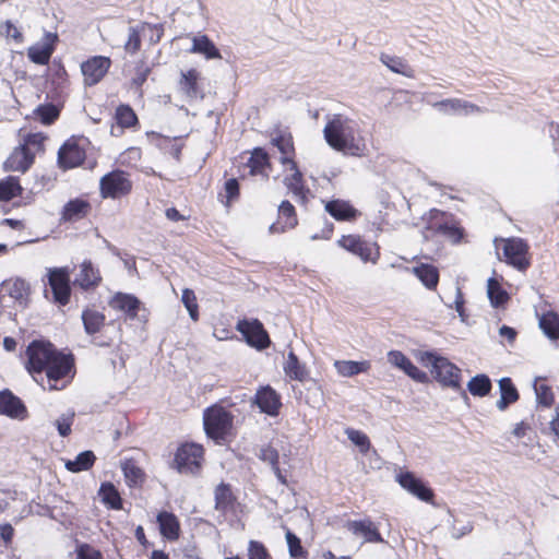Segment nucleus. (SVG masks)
<instances>
[{
  "mask_svg": "<svg viewBox=\"0 0 559 559\" xmlns=\"http://www.w3.org/2000/svg\"><path fill=\"white\" fill-rule=\"evenodd\" d=\"M46 139V135L40 132L28 133L24 138V142L21 144V146H23L26 151H31L35 154L37 152L44 151V142Z\"/></svg>",
  "mask_w": 559,
  "mask_h": 559,
  "instance_id": "nucleus-48",
  "label": "nucleus"
},
{
  "mask_svg": "<svg viewBox=\"0 0 559 559\" xmlns=\"http://www.w3.org/2000/svg\"><path fill=\"white\" fill-rule=\"evenodd\" d=\"M85 154L75 143H64L58 152L59 165L64 168H73L84 160Z\"/></svg>",
  "mask_w": 559,
  "mask_h": 559,
  "instance_id": "nucleus-21",
  "label": "nucleus"
},
{
  "mask_svg": "<svg viewBox=\"0 0 559 559\" xmlns=\"http://www.w3.org/2000/svg\"><path fill=\"white\" fill-rule=\"evenodd\" d=\"M116 120L121 128L133 127L138 122L136 115L128 105H120L116 110Z\"/></svg>",
  "mask_w": 559,
  "mask_h": 559,
  "instance_id": "nucleus-47",
  "label": "nucleus"
},
{
  "mask_svg": "<svg viewBox=\"0 0 559 559\" xmlns=\"http://www.w3.org/2000/svg\"><path fill=\"white\" fill-rule=\"evenodd\" d=\"M148 73H150L148 68H142V67L138 68L135 76L132 79V83L135 86H141L146 81Z\"/></svg>",
  "mask_w": 559,
  "mask_h": 559,
  "instance_id": "nucleus-62",
  "label": "nucleus"
},
{
  "mask_svg": "<svg viewBox=\"0 0 559 559\" xmlns=\"http://www.w3.org/2000/svg\"><path fill=\"white\" fill-rule=\"evenodd\" d=\"M1 33L7 37L13 38L16 43H21L23 40L22 33L10 21H7L1 27Z\"/></svg>",
  "mask_w": 559,
  "mask_h": 559,
  "instance_id": "nucleus-61",
  "label": "nucleus"
},
{
  "mask_svg": "<svg viewBox=\"0 0 559 559\" xmlns=\"http://www.w3.org/2000/svg\"><path fill=\"white\" fill-rule=\"evenodd\" d=\"M249 559H271L265 546L257 540H250L248 546Z\"/></svg>",
  "mask_w": 559,
  "mask_h": 559,
  "instance_id": "nucleus-56",
  "label": "nucleus"
},
{
  "mask_svg": "<svg viewBox=\"0 0 559 559\" xmlns=\"http://www.w3.org/2000/svg\"><path fill=\"white\" fill-rule=\"evenodd\" d=\"M109 306L124 312L129 319H135L141 301L134 295L117 293L109 301Z\"/></svg>",
  "mask_w": 559,
  "mask_h": 559,
  "instance_id": "nucleus-22",
  "label": "nucleus"
},
{
  "mask_svg": "<svg viewBox=\"0 0 559 559\" xmlns=\"http://www.w3.org/2000/svg\"><path fill=\"white\" fill-rule=\"evenodd\" d=\"M295 207L289 201H283L278 206V221L270 226L271 234L284 233L297 225Z\"/></svg>",
  "mask_w": 559,
  "mask_h": 559,
  "instance_id": "nucleus-17",
  "label": "nucleus"
},
{
  "mask_svg": "<svg viewBox=\"0 0 559 559\" xmlns=\"http://www.w3.org/2000/svg\"><path fill=\"white\" fill-rule=\"evenodd\" d=\"M95 460V454L87 450L79 453L73 461H67L64 466L72 473H79L90 469L93 466Z\"/></svg>",
  "mask_w": 559,
  "mask_h": 559,
  "instance_id": "nucleus-39",
  "label": "nucleus"
},
{
  "mask_svg": "<svg viewBox=\"0 0 559 559\" xmlns=\"http://www.w3.org/2000/svg\"><path fill=\"white\" fill-rule=\"evenodd\" d=\"M487 295L495 308L502 306L509 298L507 292L501 288L499 282L493 277H490L487 282Z\"/></svg>",
  "mask_w": 559,
  "mask_h": 559,
  "instance_id": "nucleus-42",
  "label": "nucleus"
},
{
  "mask_svg": "<svg viewBox=\"0 0 559 559\" xmlns=\"http://www.w3.org/2000/svg\"><path fill=\"white\" fill-rule=\"evenodd\" d=\"M0 414L22 420L26 418L27 409L20 397L9 390H3L0 392Z\"/></svg>",
  "mask_w": 559,
  "mask_h": 559,
  "instance_id": "nucleus-14",
  "label": "nucleus"
},
{
  "mask_svg": "<svg viewBox=\"0 0 559 559\" xmlns=\"http://www.w3.org/2000/svg\"><path fill=\"white\" fill-rule=\"evenodd\" d=\"M380 60L394 73L412 76L413 70L406 61L400 57L381 55Z\"/></svg>",
  "mask_w": 559,
  "mask_h": 559,
  "instance_id": "nucleus-44",
  "label": "nucleus"
},
{
  "mask_svg": "<svg viewBox=\"0 0 559 559\" xmlns=\"http://www.w3.org/2000/svg\"><path fill=\"white\" fill-rule=\"evenodd\" d=\"M203 424L207 437L221 443L233 427V415L222 406H212L204 412Z\"/></svg>",
  "mask_w": 559,
  "mask_h": 559,
  "instance_id": "nucleus-3",
  "label": "nucleus"
},
{
  "mask_svg": "<svg viewBox=\"0 0 559 559\" xmlns=\"http://www.w3.org/2000/svg\"><path fill=\"white\" fill-rule=\"evenodd\" d=\"M37 117L45 124L52 123L59 116V110L52 104L41 105L35 110Z\"/></svg>",
  "mask_w": 559,
  "mask_h": 559,
  "instance_id": "nucleus-53",
  "label": "nucleus"
},
{
  "mask_svg": "<svg viewBox=\"0 0 559 559\" xmlns=\"http://www.w3.org/2000/svg\"><path fill=\"white\" fill-rule=\"evenodd\" d=\"M539 328L550 340L559 338V316L554 311H548L539 318Z\"/></svg>",
  "mask_w": 559,
  "mask_h": 559,
  "instance_id": "nucleus-37",
  "label": "nucleus"
},
{
  "mask_svg": "<svg viewBox=\"0 0 559 559\" xmlns=\"http://www.w3.org/2000/svg\"><path fill=\"white\" fill-rule=\"evenodd\" d=\"M492 389L491 380L485 373L476 374L467 383V390L473 396L484 397Z\"/></svg>",
  "mask_w": 559,
  "mask_h": 559,
  "instance_id": "nucleus-38",
  "label": "nucleus"
},
{
  "mask_svg": "<svg viewBox=\"0 0 559 559\" xmlns=\"http://www.w3.org/2000/svg\"><path fill=\"white\" fill-rule=\"evenodd\" d=\"M22 192L17 177L9 176L0 181V201H9Z\"/></svg>",
  "mask_w": 559,
  "mask_h": 559,
  "instance_id": "nucleus-43",
  "label": "nucleus"
},
{
  "mask_svg": "<svg viewBox=\"0 0 559 559\" xmlns=\"http://www.w3.org/2000/svg\"><path fill=\"white\" fill-rule=\"evenodd\" d=\"M388 361L392 366L403 370L408 377L417 382L425 383L428 380L427 373L418 369L411 359L400 350H390L388 353Z\"/></svg>",
  "mask_w": 559,
  "mask_h": 559,
  "instance_id": "nucleus-15",
  "label": "nucleus"
},
{
  "mask_svg": "<svg viewBox=\"0 0 559 559\" xmlns=\"http://www.w3.org/2000/svg\"><path fill=\"white\" fill-rule=\"evenodd\" d=\"M121 469L126 481L130 487L141 486L144 483L145 473L133 460H126L121 462Z\"/></svg>",
  "mask_w": 559,
  "mask_h": 559,
  "instance_id": "nucleus-34",
  "label": "nucleus"
},
{
  "mask_svg": "<svg viewBox=\"0 0 559 559\" xmlns=\"http://www.w3.org/2000/svg\"><path fill=\"white\" fill-rule=\"evenodd\" d=\"M237 330L242 334L246 342L259 350L265 349L270 345V337L263 324L258 320H239Z\"/></svg>",
  "mask_w": 559,
  "mask_h": 559,
  "instance_id": "nucleus-10",
  "label": "nucleus"
},
{
  "mask_svg": "<svg viewBox=\"0 0 559 559\" xmlns=\"http://www.w3.org/2000/svg\"><path fill=\"white\" fill-rule=\"evenodd\" d=\"M285 537L290 557L295 559H306V551L301 546L300 539L290 531L286 532Z\"/></svg>",
  "mask_w": 559,
  "mask_h": 559,
  "instance_id": "nucleus-50",
  "label": "nucleus"
},
{
  "mask_svg": "<svg viewBox=\"0 0 559 559\" xmlns=\"http://www.w3.org/2000/svg\"><path fill=\"white\" fill-rule=\"evenodd\" d=\"M338 243L347 251L359 257L364 262L371 261L376 263L379 258L377 245L374 242L365 241L358 236H343L338 240Z\"/></svg>",
  "mask_w": 559,
  "mask_h": 559,
  "instance_id": "nucleus-11",
  "label": "nucleus"
},
{
  "mask_svg": "<svg viewBox=\"0 0 559 559\" xmlns=\"http://www.w3.org/2000/svg\"><path fill=\"white\" fill-rule=\"evenodd\" d=\"M535 394L538 404L549 407L554 402L551 389L546 384L535 385Z\"/></svg>",
  "mask_w": 559,
  "mask_h": 559,
  "instance_id": "nucleus-55",
  "label": "nucleus"
},
{
  "mask_svg": "<svg viewBox=\"0 0 559 559\" xmlns=\"http://www.w3.org/2000/svg\"><path fill=\"white\" fill-rule=\"evenodd\" d=\"M181 301L187 308L190 318L193 321H197L199 319V311H198V304H197V297L192 289L186 288L182 290Z\"/></svg>",
  "mask_w": 559,
  "mask_h": 559,
  "instance_id": "nucleus-51",
  "label": "nucleus"
},
{
  "mask_svg": "<svg viewBox=\"0 0 559 559\" xmlns=\"http://www.w3.org/2000/svg\"><path fill=\"white\" fill-rule=\"evenodd\" d=\"M57 353L51 343L34 341L28 345L26 349V368L36 382H39L38 376L44 373V369Z\"/></svg>",
  "mask_w": 559,
  "mask_h": 559,
  "instance_id": "nucleus-4",
  "label": "nucleus"
},
{
  "mask_svg": "<svg viewBox=\"0 0 559 559\" xmlns=\"http://www.w3.org/2000/svg\"><path fill=\"white\" fill-rule=\"evenodd\" d=\"M423 360L432 367V374L443 386L460 390L461 370L444 357L425 353Z\"/></svg>",
  "mask_w": 559,
  "mask_h": 559,
  "instance_id": "nucleus-5",
  "label": "nucleus"
},
{
  "mask_svg": "<svg viewBox=\"0 0 559 559\" xmlns=\"http://www.w3.org/2000/svg\"><path fill=\"white\" fill-rule=\"evenodd\" d=\"M259 459L271 465V468L278 466V452L267 445L260 449Z\"/></svg>",
  "mask_w": 559,
  "mask_h": 559,
  "instance_id": "nucleus-57",
  "label": "nucleus"
},
{
  "mask_svg": "<svg viewBox=\"0 0 559 559\" xmlns=\"http://www.w3.org/2000/svg\"><path fill=\"white\" fill-rule=\"evenodd\" d=\"M189 52L203 55L206 59L222 58L219 50L206 35L193 36Z\"/></svg>",
  "mask_w": 559,
  "mask_h": 559,
  "instance_id": "nucleus-28",
  "label": "nucleus"
},
{
  "mask_svg": "<svg viewBox=\"0 0 559 559\" xmlns=\"http://www.w3.org/2000/svg\"><path fill=\"white\" fill-rule=\"evenodd\" d=\"M432 107L442 115H464L481 112L480 107L460 98H447L432 104Z\"/></svg>",
  "mask_w": 559,
  "mask_h": 559,
  "instance_id": "nucleus-13",
  "label": "nucleus"
},
{
  "mask_svg": "<svg viewBox=\"0 0 559 559\" xmlns=\"http://www.w3.org/2000/svg\"><path fill=\"white\" fill-rule=\"evenodd\" d=\"M347 438L359 448L361 453H367L370 449V441L366 433L352 428L346 429Z\"/></svg>",
  "mask_w": 559,
  "mask_h": 559,
  "instance_id": "nucleus-52",
  "label": "nucleus"
},
{
  "mask_svg": "<svg viewBox=\"0 0 559 559\" xmlns=\"http://www.w3.org/2000/svg\"><path fill=\"white\" fill-rule=\"evenodd\" d=\"M84 330L92 335L97 333L105 323V316L96 310L86 309L82 312Z\"/></svg>",
  "mask_w": 559,
  "mask_h": 559,
  "instance_id": "nucleus-41",
  "label": "nucleus"
},
{
  "mask_svg": "<svg viewBox=\"0 0 559 559\" xmlns=\"http://www.w3.org/2000/svg\"><path fill=\"white\" fill-rule=\"evenodd\" d=\"M76 559H102V555L88 544H82L76 549Z\"/></svg>",
  "mask_w": 559,
  "mask_h": 559,
  "instance_id": "nucleus-59",
  "label": "nucleus"
},
{
  "mask_svg": "<svg viewBox=\"0 0 559 559\" xmlns=\"http://www.w3.org/2000/svg\"><path fill=\"white\" fill-rule=\"evenodd\" d=\"M498 385L500 390V399L497 401V408L499 411H504L510 404H513L519 400V392L512 380L508 377L501 378Z\"/></svg>",
  "mask_w": 559,
  "mask_h": 559,
  "instance_id": "nucleus-31",
  "label": "nucleus"
},
{
  "mask_svg": "<svg viewBox=\"0 0 559 559\" xmlns=\"http://www.w3.org/2000/svg\"><path fill=\"white\" fill-rule=\"evenodd\" d=\"M289 166L293 174L290 176H286L283 183L293 193L297 201L305 203L309 190L305 187L302 174L295 162H292Z\"/></svg>",
  "mask_w": 559,
  "mask_h": 559,
  "instance_id": "nucleus-20",
  "label": "nucleus"
},
{
  "mask_svg": "<svg viewBox=\"0 0 559 559\" xmlns=\"http://www.w3.org/2000/svg\"><path fill=\"white\" fill-rule=\"evenodd\" d=\"M48 283L53 295V300L61 306H66L71 295L69 269L67 266L49 269Z\"/></svg>",
  "mask_w": 559,
  "mask_h": 559,
  "instance_id": "nucleus-8",
  "label": "nucleus"
},
{
  "mask_svg": "<svg viewBox=\"0 0 559 559\" xmlns=\"http://www.w3.org/2000/svg\"><path fill=\"white\" fill-rule=\"evenodd\" d=\"M216 511L226 514L234 510L236 498L228 484H219L214 491Z\"/></svg>",
  "mask_w": 559,
  "mask_h": 559,
  "instance_id": "nucleus-30",
  "label": "nucleus"
},
{
  "mask_svg": "<svg viewBox=\"0 0 559 559\" xmlns=\"http://www.w3.org/2000/svg\"><path fill=\"white\" fill-rule=\"evenodd\" d=\"M326 143L344 155L361 157L366 155L367 144L358 123L343 115H333L323 129Z\"/></svg>",
  "mask_w": 559,
  "mask_h": 559,
  "instance_id": "nucleus-1",
  "label": "nucleus"
},
{
  "mask_svg": "<svg viewBox=\"0 0 559 559\" xmlns=\"http://www.w3.org/2000/svg\"><path fill=\"white\" fill-rule=\"evenodd\" d=\"M75 417L74 411H68L61 414L55 425L61 437H68L71 433V427Z\"/></svg>",
  "mask_w": 559,
  "mask_h": 559,
  "instance_id": "nucleus-49",
  "label": "nucleus"
},
{
  "mask_svg": "<svg viewBox=\"0 0 559 559\" xmlns=\"http://www.w3.org/2000/svg\"><path fill=\"white\" fill-rule=\"evenodd\" d=\"M73 366L72 355H64L58 352L44 369L45 374L38 376V383L43 388L47 385L49 390H62L68 385L70 378H72Z\"/></svg>",
  "mask_w": 559,
  "mask_h": 559,
  "instance_id": "nucleus-2",
  "label": "nucleus"
},
{
  "mask_svg": "<svg viewBox=\"0 0 559 559\" xmlns=\"http://www.w3.org/2000/svg\"><path fill=\"white\" fill-rule=\"evenodd\" d=\"M100 193L104 198L117 199L132 189L128 174L122 170H114L100 179Z\"/></svg>",
  "mask_w": 559,
  "mask_h": 559,
  "instance_id": "nucleus-7",
  "label": "nucleus"
},
{
  "mask_svg": "<svg viewBox=\"0 0 559 559\" xmlns=\"http://www.w3.org/2000/svg\"><path fill=\"white\" fill-rule=\"evenodd\" d=\"M271 143L277 147L282 156L280 162L285 165H290L294 159L292 154L294 153V143L290 134L281 133L271 140Z\"/></svg>",
  "mask_w": 559,
  "mask_h": 559,
  "instance_id": "nucleus-36",
  "label": "nucleus"
},
{
  "mask_svg": "<svg viewBox=\"0 0 559 559\" xmlns=\"http://www.w3.org/2000/svg\"><path fill=\"white\" fill-rule=\"evenodd\" d=\"M499 334L502 337H507L509 342H513L516 336V331L513 328H510L508 325H502L499 329Z\"/></svg>",
  "mask_w": 559,
  "mask_h": 559,
  "instance_id": "nucleus-64",
  "label": "nucleus"
},
{
  "mask_svg": "<svg viewBox=\"0 0 559 559\" xmlns=\"http://www.w3.org/2000/svg\"><path fill=\"white\" fill-rule=\"evenodd\" d=\"M34 163V153L26 151L23 146L13 150L4 162V169L8 171L25 173Z\"/></svg>",
  "mask_w": 559,
  "mask_h": 559,
  "instance_id": "nucleus-18",
  "label": "nucleus"
},
{
  "mask_svg": "<svg viewBox=\"0 0 559 559\" xmlns=\"http://www.w3.org/2000/svg\"><path fill=\"white\" fill-rule=\"evenodd\" d=\"M140 47H141L140 33L135 27H130L128 40L124 44V49L130 53H134L140 49Z\"/></svg>",
  "mask_w": 559,
  "mask_h": 559,
  "instance_id": "nucleus-58",
  "label": "nucleus"
},
{
  "mask_svg": "<svg viewBox=\"0 0 559 559\" xmlns=\"http://www.w3.org/2000/svg\"><path fill=\"white\" fill-rule=\"evenodd\" d=\"M225 192L227 198L226 205H228L239 194V183L236 178H230L225 182Z\"/></svg>",
  "mask_w": 559,
  "mask_h": 559,
  "instance_id": "nucleus-60",
  "label": "nucleus"
},
{
  "mask_svg": "<svg viewBox=\"0 0 559 559\" xmlns=\"http://www.w3.org/2000/svg\"><path fill=\"white\" fill-rule=\"evenodd\" d=\"M336 371L343 377H353L361 372H367L371 365L367 360H336L334 362Z\"/></svg>",
  "mask_w": 559,
  "mask_h": 559,
  "instance_id": "nucleus-33",
  "label": "nucleus"
},
{
  "mask_svg": "<svg viewBox=\"0 0 559 559\" xmlns=\"http://www.w3.org/2000/svg\"><path fill=\"white\" fill-rule=\"evenodd\" d=\"M100 281L102 277L99 270L96 269L91 261H84L81 264V271L74 281V284H78L81 288L87 290L98 286Z\"/></svg>",
  "mask_w": 559,
  "mask_h": 559,
  "instance_id": "nucleus-26",
  "label": "nucleus"
},
{
  "mask_svg": "<svg viewBox=\"0 0 559 559\" xmlns=\"http://www.w3.org/2000/svg\"><path fill=\"white\" fill-rule=\"evenodd\" d=\"M324 209L336 221H352L358 214L349 202L340 199L328 201Z\"/></svg>",
  "mask_w": 559,
  "mask_h": 559,
  "instance_id": "nucleus-25",
  "label": "nucleus"
},
{
  "mask_svg": "<svg viewBox=\"0 0 559 559\" xmlns=\"http://www.w3.org/2000/svg\"><path fill=\"white\" fill-rule=\"evenodd\" d=\"M14 535V530L11 524H0V536L8 544L11 543Z\"/></svg>",
  "mask_w": 559,
  "mask_h": 559,
  "instance_id": "nucleus-63",
  "label": "nucleus"
},
{
  "mask_svg": "<svg viewBox=\"0 0 559 559\" xmlns=\"http://www.w3.org/2000/svg\"><path fill=\"white\" fill-rule=\"evenodd\" d=\"M347 528L354 535L362 536L367 543H383L378 527L370 520L348 521Z\"/></svg>",
  "mask_w": 559,
  "mask_h": 559,
  "instance_id": "nucleus-19",
  "label": "nucleus"
},
{
  "mask_svg": "<svg viewBox=\"0 0 559 559\" xmlns=\"http://www.w3.org/2000/svg\"><path fill=\"white\" fill-rule=\"evenodd\" d=\"M198 79L199 72L194 69L181 73L179 87L187 97L194 98L199 95Z\"/></svg>",
  "mask_w": 559,
  "mask_h": 559,
  "instance_id": "nucleus-40",
  "label": "nucleus"
},
{
  "mask_svg": "<svg viewBox=\"0 0 559 559\" xmlns=\"http://www.w3.org/2000/svg\"><path fill=\"white\" fill-rule=\"evenodd\" d=\"M47 41L43 45H35L28 48L27 57L36 64H47L53 52V43L57 40V35L47 33Z\"/></svg>",
  "mask_w": 559,
  "mask_h": 559,
  "instance_id": "nucleus-23",
  "label": "nucleus"
},
{
  "mask_svg": "<svg viewBox=\"0 0 559 559\" xmlns=\"http://www.w3.org/2000/svg\"><path fill=\"white\" fill-rule=\"evenodd\" d=\"M503 242L504 261L518 271H526L531 265L528 243L516 237L504 239Z\"/></svg>",
  "mask_w": 559,
  "mask_h": 559,
  "instance_id": "nucleus-6",
  "label": "nucleus"
},
{
  "mask_svg": "<svg viewBox=\"0 0 559 559\" xmlns=\"http://www.w3.org/2000/svg\"><path fill=\"white\" fill-rule=\"evenodd\" d=\"M266 165H269L267 153L261 147L254 148L248 162L250 173L252 175L259 174Z\"/></svg>",
  "mask_w": 559,
  "mask_h": 559,
  "instance_id": "nucleus-45",
  "label": "nucleus"
},
{
  "mask_svg": "<svg viewBox=\"0 0 559 559\" xmlns=\"http://www.w3.org/2000/svg\"><path fill=\"white\" fill-rule=\"evenodd\" d=\"M284 371L290 379L298 381H304L308 376L306 366L299 361L298 357L293 350H290L287 355L286 361L284 364Z\"/></svg>",
  "mask_w": 559,
  "mask_h": 559,
  "instance_id": "nucleus-35",
  "label": "nucleus"
},
{
  "mask_svg": "<svg viewBox=\"0 0 559 559\" xmlns=\"http://www.w3.org/2000/svg\"><path fill=\"white\" fill-rule=\"evenodd\" d=\"M157 523L159 525L160 534L168 540H176L179 538L180 524L174 513L163 511L157 515Z\"/></svg>",
  "mask_w": 559,
  "mask_h": 559,
  "instance_id": "nucleus-27",
  "label": "nucleus"
},
{
  "mask_svg": "<svg viewBox=\"0 0 559 559\" xmlns=\"http://www.w3.org/2000/svg\"><path fill=\"white\" fill-rule=\"evenodd\" d=\"M99 493L103 497V501L105 503L109 504L112 509L121 508V498L112 484H110V483L102 484Z\"/></svg>",
  "mask_w": 559,
  "mask_h": 559,
  "instance_id": "nucleus-46",
  "label": "nucleus"
},
{
  "mask_svg": "<svg viewBox=\"0 0 559 559\" xmlns=\"http://www.w3.org/2000/svg\"><path fill=\"white\" fill-rule=\"evenodd\" d=\"M413 274L423 283L428 289H435L439 282L438 269L428 263H421L412 269Z\"/></svg>",
  "mask_w": 559,
  "mask_h": 559,
  "instance_id": "nucleus-32",
  "label": "nucleus"
},
{
  "mask_svg": "<svg viewBox=\"0 0 559 559\" xmlns=\"http://www.w3.org/2000/svg\"><path fill=\"white\" fill-rule=\"evenodd\" d=\"M111 61L108 57L94 56L81 64L84 83L87 86L97 84L108 72Z\"/></svg>",
  "mask_w": 559,
  "mask_h": 559,
  "instance_id": "nucleus-12",
  "label": "nucleus"
},
{
  "mask_svg": "<svg viewBox=\"0 0 559 559\" xmlns=\"http://www.w3.org/2000/svg\"><path fill=\"white\" fill-rule=\"evenodd\" d=\"M203 448L197 443L181 445L175 455V464L180 473L194 474L201 466Z\"/></svg>",
  "mask_w": 559,
  "mask_h": 559,
  "instance_id": "nucleus-9",
  "label": "nucleus"
},
{
  "mask_svg": "<svg viewBox=\"0 0 559 559\" xmlns=\"http://www.w3.org/2000/svg\"><path fill=\"white\" fill-rule=\"evenodd\" d=\"M254 402L261 412L270 416L277 415L282 405L278 394L269 385L258 390Z\"/></svg>",
  "mask_w": 559,
  "mask_h": 559,
  "instance_id": "nucleus-16",
  "label": "nucleus"
},
{
  "mask_svg": "<svg viewBox=\"0 0 559 559\" xmlns=\"http://www.w3.org/2000/svg\"><path fill=\"white\" fill-rule=\"evenodd\" d=\"M400 485L423 501H430L433 497L431 489L426 487L412 473H404L399 476Z\"/></svg>",
  "mask_w": 559,
  "mask_h": 559,
  "instance_id": "nucleus-24",
  "label": "nucleus"
},
{
  "mask_svg": "<svg viewBox=\"0 0 559 559\" xmlns=\"http://www.w3.org/2000/svg\"><path fill=\"white\" fill-rule=\"evenodd\" d=\"M90 203L83 199H73L66 203L61 212L64 222H75L87 215Z\"/></svg>",
  "mask_w": 559,
  "mask_h": 559,
  "instance_id": "nucleus-29",
  "label": "nucleus"
},
{
  "mask_svg": "<svg viewBox=\"0 0 559 559\" xmlns=\"http://www.w3.org/2000/svg\"><path fill=\"white\" fill-rule=\"evenodd\" d=\"M29 293V285L21 278L13 281L9 288V295L15 300H24Z\"/></svg>",
  "mask_w": 559,
  "mask_h": 559,
  "instance_id": "nucleus-54",
  "label": "nucleus"
}]
</instances>
